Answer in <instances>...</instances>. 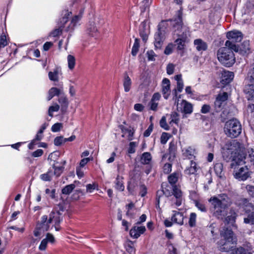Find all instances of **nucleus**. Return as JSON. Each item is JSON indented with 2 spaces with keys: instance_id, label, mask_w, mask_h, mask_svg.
Wrapping results in <instances>:
<instances>
[{
  "instance_id": "obj_1",
  "label": "nucleus",
  "mask_w": 254,
  "mask_h": 254,
  "mask_svg": "<svg viewBox=\"0 0 254 254\" xmlns=\"http://www.w3.org/2000/svg\"><path fill=\"white\" fill-rule=\"evenodd\" d=\"M240 144L233 140L227 142L222 147V154L223 159L226 161H232L231 167L241 166L245 163V161L241 156H239Z\"/></svg>"
},
{
  "instance_id": "obj_2",
  "label": "nucleus",
  "mask_w": 254,
  "mask_h": 254,
  "mask_svg": "<svg viewBox=\"0 0 254 254\" xmlns=\"http://www.w3.org/2000/svg\"><path fill=\"white\" fill-rule=\"evenodd\" d=\"M209 201L211 203L213 215L219 219H222L227 215V209L232 203L231 199L225 193L212 196Z\"/></svg>"
},
{
  "instance_id": "obj_3",
  "label": "nucleus",
  "mask_w": 254,
  "mask_h": 254,
  "mask_svg": "<svg viewBox=\"0 0 254 254\" xmlns=\"http://www.w3.org/2000/svg\"><path fill=\"white\" fill-rule=\"evenodd\" d=\"M162 190H158L156 194V200L158 205H159L160 198L162 195L165 194L166 196H171L173 194L174 197L171 199L172 205H175L176 206H179L181 205L182 202V192L180 189L177 186H173L172 188L173 191H171V188H168V186L166 183L162 184Z\"/></svg>"
},
{
  "instance_id": "obj_4",
  "label": "nucleus",
  "mask_w": 254,
  "mask_h": 254,
  "mask_svg": "<svg viewBox=\"0 0 254 254\" xmlns=\"http://www.w3.org/2000/svg\"><path fill=\"white\" fill-rule=\"evenodd\" d=\"M220 236L221 240L218 242L219 250L222 252L231 250L236 242L233 232L228 228H224L220 231Z\"/></svg>"
},
{
  "instance_id": "obj_5",
  "label": "nucleus",
  "mask_w": 254,
  "mask_h": 254,
  "mask_svg": "<svg viewBox=\"0 0 254 254\" xmlns=\"http://www.w3.org/2000/svg\"><path fill=\"white\" fill-rule=\"evenodd\" d=\"M176 16L177 17L172 20L174 34L178 37L187 38L189 35L190 31L189 27L183 23L181 9L178 10Z\"/></svg>"
},
{
  "instance_id": "obj_6",
  "label": "nucleus",
  "mask_w": 254,
  "mask_h": 254,
  "mask_svg": "<svg viewBox=\"0 0 254 254\" xmlns=\"http://www.w3.org/2000/svg\"><path fill=\"white\" fill-rule=\"evenodd\" d=\"M242 131L241 124L236 119L227 121L224 127V132L229 137L235 138L238 136Z\"/></svg>"
},
{
  "instance_id": "obj_7",
  "label": "nucleus",
  "mask_w": 254,
  "mask_h": 254,
  "mask_svg": "<svg viewBox=\"0 0 254 254\" xmlns=\"http://www.w3.org/2000/svg\"><path fill=\"white\" fill-rule=\"evenodd\" d=\"M236 204L247 214V216L244 218V223L254 225V206L252 203L246 198H241L236 201Z\"/></svg>"
},
{
  "instance_id": "obj_8",
  "label": "nucleus",
  "mask_w": 254,
  "mask_h": 254,
  "mask_svg": "<svg viewBox=\"0 0 254 254\" xmlns=\"http://www.w3.org/2000/svg\"><path fill=\"white\" fill-rule=\"evenodd\" d=\"M217 58L222 64L227 67L232 66L235 62L233 51L227 47H222L218 50Z\"/></svg>"
},
{
  "instance_id": "obj_9",
  "label": "nucleus",
  "mask_w": 254,
  "mask_h": 254,
  "mask_svg": "<svg viewBox=\"0 0 254 254\" xmlns=\"http://www.w3.org/2000/svg\"><path fill=\"white\" fill-rule=\"evenodd\" d=\"M50 224L51 223L49 222L48 216H42L40 221L37 223L36 228L34 231V236L40 238L46 231L49 230Z\"/></svg>"
},
{
  "instance_id": "obj_10",
  "label": "nucleus",
  "mask_w": 254,
  "mask_h": 254,
  "mask_svg": "<svg viewBox=\"0 0 254 254\" xmlns=\"http://www.w3.org/2000/svg\"><path fill=\"white\" fill-rule=\"evenodd\" d=\"M239 166H236L234 167L235 169H236L235 177L239 180L245 181L249 177L248 169L246 166L240 168L239 167Z\"/></svg>"
},
{
  "instance_id": "obj_11",
  "label": "nucleus",
  "mask_w": 254,
  "mask_h": 254,
  "mask_svg": "<svg viewBox=\"0 0 254 254\" xmlns=\"http://www.w3.org/2000/svg\"><path fill=\"white\" fill-rule=\"evenodd\" d=\"M48 219L49 222H51V223L54 224V226L55 227L56 231H59L61 228L59 226V224L62 221V218L61 216V213L58 211H52L49 214Z\"/></svg>"
},
{
  "instance_id": "obj_12",
  "label": "nucleus",
  "mask_w": 254,
  "mask_h": 254,
  "mask_svg": "<svg viewBox=\"0 0 254 254\" xmlns=\"http://www.w3.org/2000/svg\"><path fill=\"white\" fill-rule=\"evenodd\" d=\"M165 39V31L161 29L160 25L158 26L157 32L154 35V46L156 48L160 49Z\"/></svg>"
},
{
  "instance_id": "obj_13",
  "label": "nucleus",
  "mask_w": 254,
  "mask_h": 254,
  "mask_svg": "<svg viewBox=\"0 0 254 254\" xmlns=\"http://www.w3.org/2000/svg\"><path fill=\"white\" fill-rule=\"evenodd\" d=\"M162 93L165 99H167L170 95V81L167 78H164L162 80Z\"/></svg>"
},
{
  "instance_id": "obj_14",
  "label": "nucleus",
  "mask_w": 254,
  "mask_h": 254,
  "mask_svg": "<svg viewBox=\"0 0 254 254\" xmlns=\"http://www.w3.org/2000/svg\"><path fill=\"white\" fill-rule=\"evenodd\" d=\"M149 32V27L146 22H141L139 26V34L143 41H146L147 40Z\"/></svg>"
},
{
  "instance_id": "obj_15",
  "label": "nucleus",
  "mask_w": 254,
  "mask_h": 254,
  "mask_svg": "<svg viewBox=\"0 0 254 254\" xmlns=\"http://www.w3.org/2000/svg\"><path fill=\"white\" fill-rule=\"evenodd\" d=\"M175 79L177 81V89H174L173 91V94L174 95L173 99L175 100V103L177 102V90L179 92H181L184 88V83L183 80L182 78V75H177L175 76Z\"/></svg>"
},
{
  "instance_id": "obj_16",
  "label": "nucleus",
  "mask_w": 254,
  "mask_h": 254,
  "mask_svg": "<svg viewBox=\"0 0 254 254\" xmlns=\"http://www.w3.org/2000/svg\"><path fill=\"white\" fill-rule=\"evenodd\" d=\"M227 37L232 41L239 42L243 38L242 33L239 31H232L227 33Z\"/></svg>"
},
{
  "instance_id": "obj_17",
  "label": "nucleus",
  "mask_w": 254,
  "mask_h": 254,
  "mask_svg": "<svg viewBox=\"0 0 254 254\" xmlns=\"http://www.w3.org/2000/svg\"><path fill=\"white\" fill-rule=\"evenodd\" d=\"M54 242L55 238L54 236L51 233H47L46 238L41 241L39 246V249L41 251H44L47 248L48 242L54 243Z\"/></svg>"
},
{
  "instance_id": "obj_18",
  "label": "nucleus",
  "mask_w": 254,
  "mask_h": 254,
  "mask_svg": "<svg viewBox=\"0 0 254 254\" xmlns=\"http://www.w3.org/2000/svg\"><path fill=\"white\" fill-rule=\"evenodd\" d=\"M146 230L144 226H134L130 230V235L133 238H138Z\"/></svg>"
},
{
  "instance_id": "obj_19",
  "label": "nucleus",
  "mask_w": 254,
  "mask_h": 254,
  "mask_svg": "<svg viewBox=\"0 0 254 254\" xmlns=\"http://www.w3.org/2000/svg\"><path fill=\"white\" fill-rule=\"evenodd\" d=\"M234 78V73L232 72L224 70L222 73L221 82L223 84L230 83Z\"/></svg>"
},
{
  "instance_id": "obj_20",
  "label": "nucleus",
  "mask_w": 254,
  "mask_h": 254,
  "mask_svg": "<svg viewBox=\"0 0 254 254\" xmlns=\"http://www.w3.org/2000/svg\"><path fill=\"white\" fill-rule=\"evenodd\" d=\"M173 214L171 218L172 221L179 225H182L184 224V219L183 214L176 211H173Z\"/></svg>"
},
{
  "instance_id": "obj_21",
  "label": "nucleus",
  "mask_w": 254,
  "mask_h": 254,
  "mask_svg": "<svg viewBox=\"0 0 254 254\" xmlns=\"http://www.w3.org/2000/svg\"><path fill=\"white\" fill-rule=\"evenodd\" d=\"M182 153L184 157L190 159L194 156L195 150L192 147L188 146L182 149Z\"/></svg>"
},
{
  "instance_id": "obj_22",
  "label": "nucleus",
  "mask_w": 254,
  "mask_h": 254,
  "mask_svg": "<svg viewBox=\"0 0 254 254\" xmlns=\"http://www.w3.org/2000/svg\"><path fill=\"white\" fill-rule=\"evenodd\" d=\"M194 45L198 51H204L207 49V44L200 39L194 41Z\"/></svg>"
},
{
  "instance_id": "obj_23",
  "label": "nucleus",
  "mask_w": 254,
  "mask_h": 254,
  "mask_svg": "<svg viewBox=\"0 0 254 254\" xmlns=\"http://www.w3.org/2000/svg\"><path fill=\"white\" fill-rule=\"evenodd\" d=\"M127 209L126 215L130 218H133L137 212V209L135 207L133 203H130L126 206Z\"/></svg>"
},
{
  "instance_id": "obj_24",
  "label": "nucleus",
  "mask_w": 254,
  "mask_h": 254,
  "mask_svg": "<svg viewBox=\"0 0 254 254\" xmlns=\"http://www.w3.org/2000/svg\"><path fill=\"white\" fill-rule=\"evenodd\" d=\"M244 91L246 94V97L249 100H254V84L247 85Z\"/></svg>"
},
{
  "instance_id": "obj_25",
  "label": "nucleus",
  "mask_w": 254,
  "mask_h": 254,
  "mask_svg": "<svg viewBox=\"0 0 254 254\" xmlns=\"http://www.w3.org/2000/svg\"><path fill=\"white\" fill-rule=\"evenodd\" d=\"M214 170L216 175L221 178L224 175L223 165L222 163H217L214 165Z\"/></svg>"
},
{
  "instance_id": "obj_26",
  "label": "nucleus",
  "mask_w": 254,
  "mask_h": 254,
  "mask_svg": "<svg viewBox=\"0 0 254 254\" xmlns=\"http://www.w3.org/2000/svg\"><path fill=\"white\" fill-rule=\"evenodd\" d=\"M182 105L183 107V111L185 114H190L192 112V105L185 100H182Z\"/></svg>"
},
{
  "instance_id": "obj_27",
  "label": "nucleus",
  "mask_w": 254,
  "mask_h": 254,
  "mask_svg": "<svg viewBox=\"0 0 254 254\" xmlns=\"http://www.w3.org/2000/svg\"><path fill=\"white\" fill-rule=\"evenodd\" d=\"M61 93V89H59L56 87H52L49 91L48 96L47 97V99L48 101H50L55 96H58Z\"/></svg>"
},
{
  "instance_id": "obj_28",
  "label": "nucleus",
  "mask_w": 254,
  "mask_h": 254,
  "mask_svg": "<svg viewBox=\"0 0 254 254\" xmlns=\"http://www.w3.org/2000/svg\"><path fill=\"white\" fill-rule=\"evenodd\" d=\"M123 85L124 88V90L125 92H128L131 88V79L127 75H125L124 77V79L123 81Z\"/></svg>"
},
{
  "instance_id": "obj_29",
  "label": "nucleus",
  "mask_w": 254,
  "mask_h": 254,
  "mask_svg": "<svg viewBox=\"0 0 254 254\" xmlns=\"http://www.w3.org/2000/svg\"><path fill=\"white\" fill-rule=\"evenodd\" d=\"M197 169L198 168L196 163L191 161L190 166L186 169L185 173L188 175L194 174L197 171Z\"/></svg>"
},
{
  "instance_id": "obj_30",
  "label": "nucleus",
  "mask_w": 254,
  "mask_h": 254,
  "mask_svg": "<svg viewBox=\"0 0 254 254\" xmlns=\"http://www.w3.org/2000/svg\"><path fill=\"white\" fill-rule=\"evenodd\" d=\"M53 176V169H49L48 171L40 176V178L43 181H50Z\"/></svg>"
},
{
  "instance_id": "obj_31",
  "label": "nucleus",
  "mask_w": 254,
  "mask_h": 254,
  "mask_svg": "<svg viewBox=\"0 0 254 254\" xmlns=\"http://www.w3.org/2000/svg\"><path fill=\"white\" fill-rule=\"evenodd\" d=\"M151 154L149 152H144L141 157V162L144 164H148L151 160Z\"/></svg>"
},
{
  "instance_id": "obj_32",
  "label": "nucleus",
  "mask_w": 254,
  "mask_h": 254,
  "mask_svg": "<svg viewBox=\"0 0 254 254\" xmlns=\"http://www.w3.org/2000/svg\"><path fill=\"white\" fill-rule=\"evenodd\" d=\"M122 180V177L118 176L115 181V187L120 191H123L125 189Z\"/></svg>"
},
{
  "instance_id": "obj_33",
  "label": "nucleus",
  "mask_w": 254,
  "mask_h": 254,
  "mask_svg": "<svg viewBox=\"0 0 254 254\" xmlns=\"http://www.w3.org/2000/svg\"><path fill=\"white\" fill-rule=\"evenodd\" d=\"M170 116L169 124L173 126L174 124L177 125L179 121V115L176 112H173Z\"/></svg>"
},
{
  "instance_id": "obj_34",
  "label": "nucleus",
  "mask_w": 254,
  "mask_h": 254,
  "mask_svg": "<svg viewBox=\"0 0 254 254\" xmlns=\"http://www.w3.org/2000/svg\"><path fill=\"white\" fill-rule=\"evenodd\" d=\"M123 137H127L129 140H131L133 139V136L134 134V130L133 129H131L129 128H125L123 130Z\"/></svg>"
},
{
  "instance_id": "obj_35",
  "label": "nucleus",
  "mask_w": 254,
  "mask_h": 254,
  "mask_svg": "<svg viewBox=\"0 0 254 254\" xmlns=\"http://www.w3.org/2000/svg\"><path fill=\"white\" fill-rule=\"evenodd\" d=\"M179 176V173H174L170 175L168 178L169 183L173 186H174V185L178 181Z\"/></svg>"
},
{
  "instance_id": "obj_36",
  "label": "nucleus",
  "mask_w": 254,
  "mask_h": 254,
  "mask_svg": "<svg viewBox=\"0 0 254 254\" xmlns=\"http://www.w3.org/2000/svg\"><path fill=\"white\" fill-rule=\"evenodd\" d=\"M248 79L252 83H254V63L252 64L249 68L247 74Z\"/></svg>"
},
{
  "instance_id": "obj_37",
  "label": "nucleus",
  "mask_w": 254,
  "mask_h": 254,
  "mask_svg": "<svg viewBox=\"0 0 254 254\" xmlns=\"http://www.w3.org/2000/svg\"><path fill=\"white\" fill-rule=\"evenodd\" d=\"M67 64H68V67L69 69L72 70L75 66V58L71 55H68L67 57Z\"/></svg>"
},
{
  "instance_id": "obj_38",
  "label": "nucleus",
  "mask_w": 254,
  "mask_h": 254,
  "mask_svg": "<svg viewBox=\"0 0 254 254\" xmlns=\"http://www.w3.org/2000/svg\"><path fill=\"white\" fill-rule=\"evenodd\" d=\"M234 43L235 42L232 41L231 40H228L225 43V46L227 48H229L231 51L233 50L234 51L237 52L238 51L239 48Z\"/></svg>"
},
{
  "instance_id": "obj_39",
  "label": "nucleus",
  "mask_w": 254,
  "mask_h": 254,
  "mask_svg": "<svg viewBox=\"0 0 254 254\" xmlns=\"http://www.w3.org/2000/svg\"><path fill=\"white\" fill-rule=\"evenodd\" d=\"M59 71L58 69H55L53 72L50 71L48 74L49 78L52 81H58L59 78Z\"/></svg>"
},
{
  "instance_id": "obj_40",
  "label": "nucleus",
  "mask_w": 254,
  "mask_h": 254,
  "mask_svg": "<svg viewBox=\"0 0 254 254\" xmlns=\"http://www.w3.org/2000/svg\"><path fill=\"white\" fill-rule=\"evenodd\" d=\"M75 186L74 184H70L66 186L62 190V193L64 194H69L75 188Z\"/></svg>"
},
{
  "instance_id": "obj_41",
  "label": "nucleus",
  "mask_w": 254,
  "mask_h": 254,
  "mask_svg": "<svg viewBox=\"0 0 254 254\" xmlns=\"http://www.w3.org/2000/svg\"><path fill=\"white\" fill-rule=\"evenodd\" d=\"M186 39V38L178 37V38L175 40V43L177 45V48L179 50H182L184 48Z\"/></svg>"
},
{
  "instance_id": "obj_42",
  "label": "nucleus",
  "mask_w": 254,
  "mask_h": 254,
  "mask_svg": "<svg viewBox=\"0 0 254 254\" xmlns=\"http://www.w3.org/2000/svg\"><path fill=\"white\" fill-rule=\"evenodd\" d=\"M139 47V40L137 38L135 39L134 44L133 45L132 50H131V54L132 56H135L136 55L138 49Z\"/></svg>"
},
{
  "instance_id": "obj_43",
  "label": "nucleus",
  "mask_w": 254,
  "mask_h": 254,
  "mask_svg": "<svg viewBox=\"0 0 254 254\" xmlns=\"http://www.w3.org/2000/svg\"><path fill=\"white\" fill-rule=\"evenodd\" d=\"M196 219V214L194 212H192L190 214L189 224V225L192 227L195 226Z\"/></svg>"
},
{
  "instance_id": "obj_44",
  "label": "nucleus",
  "mask_w": 254,
  "mask_h": 254,
  "mask_svg": "<svg viewBox=\"0 0 254 254\" xmlns=\"http://www.w3.org/2000/svg\"><path fill=\"white\" fill-rule=\"evenodd\" d=\"M60 109V106L57 103L54 104L53 106L49 107L48 110V115L51 117H53V112H58Z\"/></svg>"
},
{
  "instance_id": "obj_45",
  "label": "nucleus",
  "mask_w": 254,
  "mask_h": 254,
  "mask_svg": "<svg viewBox=\"0 0 254 254\" xmlns=\"http://www.w3.org/2000/svg\"><path fill=\"white\" fill-rule=\"evenodd\" d=\"M152 2V0H142L141 2V8L144 11L146 8H149Z\"/></svg>"
},
{
  "instance_id": "obj_46",
  "label": "nucleus",
  "mask_w": 254,
  "mask_h": 254,
  "mask_svg": "<svg viewBox=\"0 0 254 254\" xmlns=\"http://www.w3.org/2000/svg\"><path fill=\"white\" fill-rule=\"evenodd\" d=\"M53 169L54 170L53 175H55L57 177H59L63 172L64 168L63 167H56L53 165Z\"/></svg>"
},
{
  "instance_id": "obj_47",
  "label": "nucleus",
  "mask_w": 254,
  "mask_h": 254,
  "mask_svg": "<svg viewBox=\"0 0 254 254\" xmlns=\"http://www.w3.org/2000/svg\"><path fill=\"white\" fill-rule=\"evenodd\" d=\"M64 142H65V138H64L63 136H58L54 139V144L56 146L61 145Z\"/></svg>"
},
{
  "instance_id": "obj_48",
  "label": "nucleus",
  "mask_w": 254,
  "mask_h": 254,
  "mask_svg": "<svg viewBox=\"0 0 254 254\" xmlns=\"http://www.w3.org/2000/svg\"><path fill=\"white\" fill-rule=\"evenodd\" d=\"M231 214L228 215L225 219L226 221L228 223H233V222H234L235 218L237 216L235 212L232 213L231 212Z\"/></svg>"
},
{
  "instance_id": "obj_49",
  "label": "nucleus",
  "mask_w": 254,
  "mask_h": 254,
  "mask_svg": "<svg viewBox=\"0 0 254 254\" xmlns=\"http://www.w3.org/2000/svg\"><path fill=\"white\" fill-rule=\"evenodd\" d=\"M160 127L164 129L168 130L169 129V127L166 123V119L165 117H163L160 121Z\"/></svg>"
},
{
  "instance_id": "obj_50",
  "label": "nucleus",
  "mask_w": 254,
  "mask_h": 254,
  "mask_svg": "<svg viewBox=\"0 0 254 254\" xmlns=\"http://www.w3.org/2000/svg\"><path fill=\"white\" fill-rule=\"evenodd\" d=\"M126 250L130 254H134L135 248L133 247V243L130 241L126 246Z\"/></svg>"
},
{
  "instance_id": "obj_51",
  "label": "nucleus",
  "mask_w": 254,
  "mask_h": 254,
  "mask_svg": "<svg viewBox=\"0 0 254 254\" xmlns=\"http://www.w3.org/2000/svg\"><path fill=\"white\" fill-rule=\"evenodd\" d=\"M59 102L62 105V106L66 108L68 106V102L67 99L64 96H61L59 99Z\"/></svg>"
},
{
  "instance_id": "obj_52",
  "label": "nucleus",
  "mask_w": 254,
  "mask_h": 254,
  "mask_svg": "<svg viewBox=\"0 0 254 254\" xmlns=\"http://www.w3.org/2000/svg\"><path fill=\"white\" fill-rule=\"evenodd\" d=\"M88 34L92 36H96V32L97 31V28L94 25H90L87 29Z\"/></svg>"
},
{
  "instance_id": "obj_53",
  "label": "nucleus",
  "mask_w": 254,
  "mask_h": 254,
  "mask_svg": "<svg viewBox=\"0 0 254 254\" xmlns=\"http://www.w3.org/2000/svg\"><path fill=\"white\" fill-rule=\"evenodd\" d=\"M62 127V124L59 123H56L52 126L51 127V130L54 132L59 131L61 130Z\"/></svg>"
},
{
  "instance_id": "obj_54",
  "label": "nucleus",
  "mask_w": 254,
  "mask_h": 254,
  "mask_svg": "<svg viewBox=\"0 0 254 254\" xmlns=\"http://www.w3.org/2000/svg\"><path fill=\"white\" fill-rule=\"evenodd\" d=\"M195 206L201 211L205 212L206 211V208L204 204L201 203L198 201H195Z\"/></svg>"
},
{
  "instance_id": "obj_55",
  "label": "nucleus",
  "mask_w": 254,
  "mask_h": 254,
  "mask_svg": "<svg viewBox=\"0 0 254 254\" xmlns=\"http://www.w3.org/2000/svg\"><path fill=\"white\" fill-rule=\"evenodd\" d=\"M169 138V135L168 133L163 132L161 136V142L162 144H164L166 143Z\"/></svg>"
},
{
  "instance_id": "obj_56",
  "label": "nucleus",
  "mask_w": 254,
  "mask_h": 254,
  "mask_svg": "<svg viewBox=\"0 0 254 254\" xmlns=\"http://www.w3.org/2000/svg\"><path fill=\"white\" fill-rule=\"evenodd\" d=\"M217 98L220 99V101H221L223 102L227 100L228 94L225 92L220 93L217 97Z\"/></svg>"
},
{
  "instance_id": "obj_57",
  "label": "nucleus",
  "mask_w": 254,
  "mask_h": 254,
  "mask_svg": "<svg viewBox=\"0 0 254 254\" xmlns=\"http://www.w3.org/2000/svg\"><path fill=\"white\" fill-rule=\"evenodd\" d=\"M147 58L149 61H155V57L156 56L155 54L152 50L148 51L146 53Z\"/></svg>"
},
{
  "instance_id": "obj_58",
  "label": "nucleus",
  "mask_w": 254,
  "mask_h": 254,
  "mask_svg": "<svg viewBox=\"0 0 254 254\" xmlns=\"http://www.w3.org/2000/svg\"><path fill=\"white\" fill-rule=\"evenodd\" d=\"M136 146V143L135 142H131L129 145V148L128 152L129 153H133L135 151V147Z\"/></svg>"
},
{
  "instance_id": "obj_59",
  "label": "nucleus",
  "mask_w": 254,
  "mask_h": 254,
  "mask_svg": "<svg viewBox=\"0 0 254 254\" xmlns=\"http://www.w3.org/2000/svg\"><path fill=\"white\" fill-rule=\"evenodd\" d=\"M7 44L5 35L0 37V49L4 47Z\"/></svg>"
},
{
  "instance_id": "obj_60",
  "label": "nucleus",
  "mask_w": 254,
  "mask_h": 254,
  "mask_svg": "<svg viewBox=\"0 0 254 254\" xmlns=\"http://www.w3.org/2000/svg\"><path fill=\"white\" fill-rule=\"evenodd\" d=\"M175 65L172 64H169L167 66V73L169 74H172L174 72Z\"/></svg>"
},
{
  "instance_id": "obj_61",
  "label": "nucleus",
  "mask_w": 254,
  "mask_h": 254,
  "mask_svg": "<svg viewBox=\"0 0 254 254\" xmlns=\"http://www.w3.org/2000/svg\"><path fill=\"white\" fill-rule=\"evenodd\" d=\"M246 189L250 195L254 197V187L251 185H248L246 187Z\"/></svg>"
},
{
  "instance_id": "obj_62",
  "label": "nucleus",
  "mask_w": 254,
  "mask_h": 254,
  "mask_svg": "<svg viewBox=\"0 0 254 254\" xmlns=\"http://www.w3.org/2000/svg\"><path fill=\"white\" fill-rule=\"evenodd\" d=\"M172 165L170 163H166L164 165L163 167L164 172L166 174H168L171 171Z\"/></svg>"
},
{
  "instance_id": "obj_63",
  "label": "nucleus",
  "mask_w": 254,
  "mask_h": 254,
  "mask_svg": "<svg viewBox=\"0 0 254 254\" xmlns=\"http://www.w3.org/2000/svg\"><path fill=\"white\" fill-rule=\"evenodd\" d=\"M96 185L95 184H88L86 185V191L87 192H92L95 189Z\"/></svg>"
},
{
  "instance_id": "obj_64",
  "label": "nucleus",
  "mask_w": 254,
  "mask_h": 254,
  "mask_svg": "<svg viewBox=\"0 0 254 254\" xmlns=\"http://www.w3.org/2000/svg\"><path fill=\"white\" fill-rule=\"evenodd\" d=\"M147 193V188L144 185L140 186V194L142 197L144 196Z\"/></svg>"
}]
</instances>
